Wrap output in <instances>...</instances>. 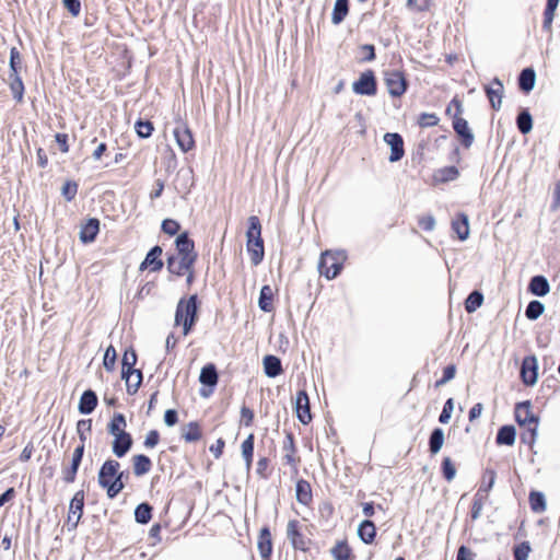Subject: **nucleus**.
I'll return each mask as SVG.
<instances>
[{"instance_id": "nucleus-38", "label": "nucleus", "mask_w": 560, "mask_h": 560, "mask_svg": "<svg viewBox=\"0 0 560 560\" xmlns=\"http://www.w3.org/2000/svg\"><path fill=\"white\" fill-rule=\"evenodd\" d=\"M202 436L200 424L197 421H190L183 427L182 438L188 442H198Z\"/></svg>"}, {"instance_id": "nucleus-64", "label": "nucleus", "mask_w": 560, "mask_h": 560, "mask_svg": "<svg viewBox=\"0 0 560 560\" xmlns=\"http://www.w3.org/2000/svg\"><path fill=\"white\" fill-rule=\"evenodd\" d=\"M560 208V180L556 183L552 192V202L550 205L551 211H557Z\"/></svg>"}, {"instance_id": "nucleus-52", "label": "nucleus", "mask_w": 560, "mask_h": 560, "mask_svg": "<svg viewBox=\"0 0 560 560\" xmlns=\"http://www.w3.org/2000/svg\"><path fill=\"white\" fill-rule=\"evenodd\" d=\"M530 551L532 547L529 541H522L513 547V558L514 560H527Z\"/></svg>"}, {"instance_id": "nucleus-63", "label": "nucleus", "mask_w": 560, "mask_h": 560, "mask_svg": "<svg viewBox=\"0 0 560 560\" xmlns=\"http://www.w3.org/2000/svg\"><path fill=\"white\" fill-rule=\"evenodd\" d=\"M475 553L465 545L459 546L456 560H474Z\"/></svg>"}, {"instance_id": "nucleus-43", "label": "nucleus", "mask_w": 560, "mask_h": 560, "mask_svg": "<svg viewBox=\"0 0 560 560\" xmlns=\"http://www.w3.org/2000/svg\"><path fill=\"white\" fill-rule=\"evenodd\" d=\"M559 2L560 0H547L542 22V30L546 32H551L552 21L555 19V13L559 5Z\"/></svg>"}, {"instance_id": "nucleus-46", "label": "nucleus", "mask_w": 560, "mask_h": 560, "mask_svg": "<svg viewBox=\"0 0 560 560\" xmlns=\"http://www.w3.org/2000/svg\"><path fill=\"white\" fill-rule=\"evenodd\" d=\"M528 500L533 512L541 513L546 510V499L542 492L532 491Z\"/></svg>"}, {"instance_id": "nucleus-4", "label": "nucleus", "mask_w": 560, "mask_h": 560, "mask_svg": "<svg viewBox=\"0 0 560 560\" xmlns=\"http://www.w3.org/2000/svg\"><path fill=\"white\" fill-rule=\"evenodd\" d=\"M137 359L138 357L133 348L130 347L125 350L121 360V378L126 381L127 393L129 395H135L142 382V372L135 369Z\"/></svg>"}, {"instance_id": "nucleus-42", "label": "nucleus", "mask_w": 560, "mask_h": 560, "mask_svg": "<svg viewBox=\"0 0 560 560\" xmlns=\"http://www.w3.org/2000/svg\"><path fill=\"white\" fill-rule=\"evenodd\" d=\"M497 474L493 469L487 468L482 475L481 483L477 491V497H487L495 481Z\"/></svg>"}, {"instance_id": "nucleus-22", "label": "nucleus", "mask_w": 560, "mask_h": 560, "mask_svg": "<svg viewBox=\"0 0 560 560\" xmlns=\"http://www.w3.org/2000/svg\"><path fill=\"white\" fill-rule=\"evenodd\" d=\"M528 291L536 296L542 298L550 292V285L545 276L537 275L530 278Z\"/></svg>"}, {"instance_id": "nucleus-58", "label": "nucleus", "mask_w": 560, "mask_h": 560, "mask_svg": "<svg viewBox=\"0 0 560 560\" xmlns=\"http://www.w3.org/2000/svg\"><path fill=\"white\" fill-rule=\"evenodd\" d=\"M92 430V420L91 419H81L77 423V432L79 435V439L81 441V444L84 445L86 441L85 432H91Z\"/></svg>"}, {"instance_id": "nucleus-19", "label": "nucleus", "mask_w": 560, "mask_h": 560, "mask_svg": "<svg viewBox=\"0 0 560 560\" xmlns=\"http://www.w3.org/2000/svg\"><path fill=\"white\" fill-rule=\"evenodd\" d=\"M98 398L93 389H86L82 393L78 410L81 415H91L97 407Z\"/></svg>"}, {"instance_id": "nucleus-29", "label": "nucleus", "mask_w": 560, "mask_h": 560, "mask_svg": "<svg viewBox=\"0 0 560 560\" xmlns=\"http://www.w3.org/2000/svg\"><path fill=\"white\" fill-rule=\"evenodd\" d=\"M358 536L364 544H372L376 536L375 524L371 520L362 521L358 527Z\"/></svg>"}, {"instance_id": "nucleus-40", "label": "nucleus", "mask_w": 560, "mask_h": 560, "mask_svg": "<svg viewBox=\"0 0 560 560\" xmlns=\"http://www.w3.org/2000/svg\"><path fill=\"white\" fill-rule=\"evenodd\" d=\"M127 422L126 417L120 412H115L112 420L107 424V432L115 436L126 431Z\"/></svg>"}, {"instance_id": "nucleus-9", "label": "nucleus", "mask_w": 560, "mask_h": 560, "mask_svg": "<svg viewBox=\"0 0 560 560\" xmlns=\"http://www.w3.org/2000/svg\"><path fill=\"white\" fill-rule=\"evenodd\" d=\"M198 254L179 255L178 266L175 267V255H168L166 265L167 270L175 276H183L187 270L194 269Z\"/></svg>"}, {"instance_id": "nucleus-3", "label": "nucleus", "mask_w": 560, "mask_h": 560, "mask_svg": "<svg viewBox=\"0 0 560 560\" xmlns=\"http://www.w3.org/2000/svg\"><path fill=\"white\" fill-rule=\"evenodd\" d=\"M246 248L254 266H258L265 256L264 240L261 237V223L258 217L248 218V229L246 231Z\"/></svg>"}, {"instance_id": "nucleus-27", "label": "nucleus", "mask_w": 560, "mask_h": 560, "mask_svg": "<svg viewBox=\"0 0 560 560\" xmlns=\"http://www.w3.org/2000/svg\"><path fill=\"white\" fill-rule=\"evenodd\" d=\"M452 229L460 241H465L469 236V220L465 213H458L452 222Z\"/></svg>"}, {"instance_id": "nucleus-5", "label": "nucleus", "mask_w": 560, "mask_h": 560, "mask_svg": "<svg viewBox=\"0 0 560 560\" xmlns=\"http://www.w3.org/2000/svg\"><path fill=\"white\" fill-rule=\"evenodd\" d=\"M347 259L345 250H325L318 261V271L326 279H335L341 272Z\"/></svg>"}, {"instance_id": "nucleus-20", "label": "nucleus", "mask_w": 560, "mask_h": 560, "mask_svg": "<svg viewBox=\"0 0 560 560\" xmlns=\"http://www.w3.org/2000/svg\"><path fill=\"white\" fill-rule=\"evenodd\" d=\"M100 232V220L90 218L80 230V241L83 244H90L95 241Z\"/></svg>"}, {"instance_id": "nucleus-32", "label": "nucleus", "mask_w": 560, "mask_h": 560, "mask_svg": "<svg viewBox=\"0 0 560 560\" xmlns=\"http://www.w3.org/2000/svg\"><path fill=\"white\" fill-rule=\"evenodd\" d=\"M132 468L135 476L141 477L151 470L152 462L149 456L138 454L132 457Z\"/></svg>"}, {"instance_id": "nucleus-50", "label": "nucleus", "mask_w": 560, "mask_h": 560, "mask_svg": "<svg viewBox=\"0 0 560 560\" xmlns=\"http://www.w3.org/2000/svg\"><path fill=\"white\" fill-rule=\"evenodd\" d=\"M523 428L524 431L521 433V442L533 446L537 438L538 424H532Z\"/></svg>"}, {"instance_id": "nucleus-24", "label": "nucleus", "mask_w": 560, "mask_h": 560, "mask_svg": "<svg viewBox=\"0 0 560 560\" xmlns=\"http://www.w3.org/2000/svg\"><path fill=\"white\" fill-rule=\"evenodd\" d=\"M83 508H84V491L79 490L78 492L74 493L73 498L70 501V505H69V513H71L72 515H77L75 520L72 524V528H77V526L82 517V514H83Z\"/></svg>"}, {"instance_id": "nucleus-61", "label": "nucleus", "mask_w": 560, "mask_h": 560, "mask_svg": "<svg viewBox=\"0 0 560 560\" xmlns=\"http://www.w3.org/2000/svg\"><path fill=\"white\" fill-rule=\"evenodd\" d=\"M160 442V433L156 430H151L145 435L143 445L145 448H153L155 447Z\"/></svg>"}, {"instance_id": "nucleus-23", "label": "nucleus", "mask_w": 560, "mask_h": 560, "mask_svg": "<svg viewBox=\"0 0 560 560\" xmlns=\"http://www.w3.org/2000/svg\"><path fill=\"white\" fill-rule=\"evenodd\" d=\"M219 381V374L215 365L213 363L206 364L199 375V382L211 388V390L217 386Z\"/></svg>"}, {"instance_id": "nucleus-62", "label": "nucleus", "mask_w": 560, "mask_h": 560, "mask_svg": "<svg viewBox=\"0 0 560 560\" xmlns=\"http://www.w3.org/2000/svg\"><path fill=\"white\" fill-rule=\"evenodd\" d=\"M407 7L417 12H423L429 9L430 0H407Z\"/></svg>"}, {"instance_id": "nucleus-37", "label": "nucleus", "mask_w": 560, "mask_h": 560, "mask_svg": "<svg viewBox=\"0 0 560 560\" xmlns=\"http://www.w3.org/2000/svg\"><path fill=\"white\" fill-rule=\"evenodd\" d=\"M335 560H353L354 556L352 549L349 547L347 540L338 541L330 550Z\"/></svg>"}, {"instance_id": "nucleus-25", "label": "nucleus", "mask_w": 560, "mask_h": 560, "mask_svg": "<svg viewBox=\"0 0 560 560\" xmlns=\"http://www.w3.org/2000/svg\"><path fill=\"white\" fill-rule=\"evenodd\" d=\"M262 365L265 374L271 378L279 376L283 372L281 360L273 354L265 355Z\"/></svg>"}, {"instance_id": "nucleus-28", "label": "nucleus", "mask_w": 560, "mask_h": 560, "mask_svg": "<svg viewBox=\"0 0 560 560\" xmlns=\"http://www.w3.org/2000/svg\"><path fill=\"white\" fill-rule=\"evenodd\" d=\"M295 498L296 501L303 505H308L312 502V488L307 480L300 479L296 481Z\"/></svg>"}, {"instance_id": "nucleus-57", "label": "nucleus", "mask_w": 560, "mask_h": 560, "mask_svg": "<svg viewBox=\"0 0 560 560\" xmlns=\"http://www.w3.org/2000/svg\"><path fill=\"white\" fill-rule=\"evenodd\" d=\"M161 230L163 231V233L170 236H174L178 234L180 230V224L174 219H164L161 224Z\"/></svg>"}, {"instance_id": "nucleus-14", "label": "nucleus", "mask_w": 560, "mask_h": 560, "mask_svg": "<svg viewBox=\"0 0 560 560\" xmlns=\"http://www.w3.org/2000/svg\"><path fill=\"white\" fill-rule=\"evenodd\" d=\"M272 548L271 532L269 526L265 525L260 528L257 539V549L262 560H270Z\"/></svg>"}, {"instance_id": "nucleus-39", "label": "nucleus", "mask_w": 560, "mask_h": 560, "mask_svg": "<svg viewBox=\"0 0 560 560\" xmlns=\"http://www.w3.org/2000/svg\"><path fill=\"white\" fill-rule=\"evenodd\" d=\"M444 431L443 429L441 428H434L431 433H430V436H429V442H428V445H429V452L432 454V455H435L438 454L443 444H444Z\"/></svg>"}, {"instance_id": "nucleus-16", "label": "nucleus", "mask_w": 560, "mask_h": 560, "mask_svg": "<svg viewBox=\"0 0 560 560\" xmlns=\"http://www.w3.org/2000/svg\"><path fill=\"white\" fill-rule=\"evenodd\" d=\"M177 145L183 152H188L195 147L191 130L185 124H179L173 130Z\"/></svg>"}, {"instance_id": "nucleus-49", "label": "nucleus", "mask_w": 560, "mask_h": 560, "mask_svg": "<svg viewBox=\"0 0 560 560\" xmlns=\"http://www.w3.org/2000/svg\"><path fill=\"white\" fill-rule=\"evenodd\" d=\"M135 129L140 138L147 139L152 136L154 127L150 120L138 119L135 124Z\"/></svg>"}, {"instance_id": "nucleus-13", "label": "nucleus", "mask_w": 560, "mask_h": 560, "mask_svg": "<svg viewBox=\"0 0 560 560\" xmlns=\"http://www.w3.org/2000/svg\"><path fill=\"white\" fill-rule=\"evenodd\" d=\"M485 93L490 102L492 109L499 110L502 104L504 86L499 78H493L490 84L485 85Z\"/></svg>"}, {"instance_id": "nucleus-12", "label": "nucleus", "mask_w": 560, "mask_h": 560, "mask_svg": "<svg viewBox=\"0 0 560 560\" xmlns=\"http://www.w3.org/2000/svg\"><path fill=\"white\" fill-rule=\"evenodd\" d=\"M384 141L390 148L389 162H398L405 155L404 139L398 132H386Z\"/></svg>"}, {"instance_id": "nucleus-56", "label": "nucleus", "mask_w": 560, "mask_h": 560, "mask_svg": "<svg viewBox=\"0 0 560 560\" xmlns=\"http://www.w3.org/2000/svg\"><path fill=\"white\" fill-rule=\"evenodd\" d=\"M116 358H117V354H116L115 348L113 346H109L105 350L104 358H103V365L106 371L110 372L115 369Z\"/></svg>"}, {"instance_id": "nucleus-53", "label": "nucleus", "mask_w": 560, "mask_h": 560, "mask_svg": "<svg viewBox=\"0 0 560 560\" xmlns=\"http://www.w3.org/2000/svg\"><path fill=\"white\" fill-rule=\"evenodd\" d=\"M439 179L443 183L455 180L459 176L456 166H445L438 171Z\"/></svg>"}, {"instance_id": "nucleus-26", "label": "nucleus", "mask_w": 560, "mask_h": 560, "mask_svg": "<svg viewBox=\"0 0 560 560\" xmlns=\"http://www.w3.org/2000/svg\"><path fill=\"white\" fill-rule=\"evenodd\" d=\"M516 439V429L514 425L505 424L499 428L497 436H495V443L498 445H506L512 446L515 443Z\"/></svg>"}, {"instance_id": "nucleus-60", "label": "nucleus", "mask_w": 560, "mask_h": 560, "mask_svg": "<svg viewBox=\"0 0 560 560\" xmlns=\"http://www.w3.org/2000/svg\"><path fill=\"white\" fill-rule=\"evenodd\" d=\"M10 74H19V69L21 65V55L19 50L13 47L10 50Z\"/></svg>"}, {"instance_id": "nucleus-48", "label": "nucleus", "mask_w": 560, "mask_h": 560, "mask_svg": "<svg viewBox=\"0 0 560 560\" xmlns=\"http://www.w3.org/2000/svg\"><path fill=\"white\" fill-rule=\"evenodd\" d=\"M10 82V89L13 95V98L18 102H21L23 100L24 94V84L19 74H9Z\"/></svg>"}, {"instance_id": "nucleus-41", "label": "nucleus", "mask_w": 560, "mask_h": 560, "mask_svg": "<svg viewBox=\"0 0 560 560\" xmlns=\"http://www.w3.org/2000/svg\"><path fill=\"white\" fill-rule=\"evenodd\" d=\"M349 13V0H336L332 14L331 22L335 25H339Z\"/></svg>"}, {"instance_id": "nucleus-10", "label": "nucleus", "mask_w": 560, "mask_h": 560, "mask_svg": "<svg viewBox=\"0 0 560 560\" xmlns=\"http://www.w3.org/2000/svg\"><path fill=\"white\" fill-rule=\"evenodd\" d=\"M532 404L529 400L517 402L514 408L515 421L520 427H527L538 424L539 418L532 411Z\"/></svg>"}, {"instance_id": "nucleus-55", "label": "nucleus", "mask_w": 560, "mask_h": 560, "mask_svg": "<svg viewBox=\"0 0 560 560\" xmlns=\"http://www.w3.org/2000/svg\"><path fill=\"white\" fill-rule=\"evenodd\" d=\"M440 121V118L433 113H421L418 117V125L421 128H428L436 126Z\"/></svg>"}, {"instance_id": "nucleus-30", "label": "nucleus", "mask_w": 560, "mask_h": 560, "mask_svg": "<svg viewBox=\"0 0 560 560\" xmlns=\"http://www.w3.org/2000/svg\"><path fill=\"white\" fill-rule=\"evenodd\" d=\"M283 451L285 452L284 460L288 465L296 468L299 458L295 457L296 447L294 443V436L291 432H288L283 441Z\"/></svg>"}, {"instance_id": "nucleus-2", "label": "nucleus", "mask_w": 560, "mask_h": 560, "mask_svg": "<svg viewBox=\"0 0 560 560\" xmlns=\"http://www.w3.org/2000/svg\"><path fill=\"white\" fill-rule=\"evenodd\" d=\"M199 299L197 294L188 299H179L175 311V325L183 326V334L187 336L198 320Z\"/></svg>"}, {"instance_id": "nucleus-33", "label": "nucleus", "mask_w": 560, "mask_h": 560, "mask_svg": "<svg viewBox=\"0 0 560 560\" xmlns=\"http://www.w3.org/2000/svg\"><path fill=\"white\" fill-rule=\"evenodd\" d=\"M162 247L159 245L153 246L145 255L144 259L150 264V271L158 272L163 268V261L160 258L162 255Z\"/></svg>"}, {"instance_id": "nucleus-59", "label": "nucleus", "mask_w": 560, "mask_h": 560, "mask_svg": "<svg viewBox=\"0 0 560 560\" xmlns=\"http://www.w3.org/2000/svg\"><path fill=\"white\" fill-rule=\"evenodd\" d=\"M453 410H454V399L453 398H448L444 402L442 412L439 416V422L442 423V424H446L450 421L451 417H452Z\"/></svg>"}, {"instance_id": "nucleus-1", "label": "nucleus", "mask_w": 560, "mask_h": 560, "mask_svg": "<svg viewBox=\"0 0 560 560\" xmlns=\"http://www.w3.org/2000/svg\"><path fill=\"white\" fill-rule=\"evenodd\" d=\"M120 463L115 459H107L98 470L97 481L100 487L106 490L109 499L116 498L125 488V482L117 476Z\"/></svg>"}, {"instance_id": "nucleus-35", "label": "nucleus", "mask_w": 560, "mask_h": 560, "mask_svg": "<svg viewBox=\"0 0 560 560\" xmlns=\"http://www.w3.org/2000/svg\"><path fill=\"white\" fill-rule=\"evenodd\" d=\"M516 127L522 135H527L533 129V117L528 108H522L516 116Z\"/></svg>"}, {"instance_id": "nucleus-45", "label": "nucleus", "mask_w": 560, "mask_h": 560, "mask_svg": "<svg viewBox=\"0 0 560 560\" xmlns=\"http://www.w3.org/2000/svg\"><path fill=\"white\" fill-rule=\"evenodd\" d=\"M483 294L478 291H471L465 300V310L467 313H474L477 308L482 305Z\"/></svg>"}, {"instance_id": "nucleus-18", "label": "nucleus", "mask_w": 560, "mask_h": 560, "mask_svg": "<svg viewBox=\"0 0 560 560\" xmlns=\"http://www.w3.org/2000/svg\"><path fill=\"white\" fill-rule=\"evenodd\" d=\"M133 445V439L129 432L116 434L112 443V451L118 458L125 457Z\"/></svg>"}, {"instance_id": "nucleus-31", "label": "nucleus", "mask_w": 560, "mask_h": 560, "mask_svg": "<svg viewBox=\"0 0 560 560\" xmlns=\"http://www.w3.org/2000/svg\"><path fill=\"white\" fill-rule=\"evenodd\" d=\"M175 246L178 255L197 254L195 252V242L190 238L188 232L179 233L175 240Z\"/></svg>"}, {"instance_id": "nucleus-7", "label": "nucleus", "mask_w": 560, "mask_h": 560, "mask_svg": "<svg viewBox=\"0 0 560 560\" xmlns=\"http://www.w3.org/2000/svg\"><path fill=\"white\" fill-rule=\"evenodd\" d=\"M352 91L358 95L374 96L377 93V81L373 70L362 72L352 83Z\"/></svg>"}, {"instance_id": "nucleus-6", "label": "nucleus", "mask_w": 560, "mask_h": 560, "mask_svg": "<svg viewBox=\"0 0 560 560\" xmlns=\"http://www.w3.org/2000/svg\"><path fill=\"white\" fill-rule=\"evenodd\" d=\"M453 105L456 107V113L453 119V129L459 138L462 145L469 149L475 140L474 133L468 126V121L459 116L463 112L462 102L459 100L456 97L453 98L446 108V113H451V107Z\"/></svg>"}, {"instance_id": "nucleus-17", "label": "nucleus", "mask_w": 560, "mask_h": 560, "mask_svg": "<svg viewBox=\"0 0 560 560\" xmlns=\"http://www.w3.org/2000/svg\"><path fill=\"white\" fill-rule=\"evenodd\" d=\"M287 537L295 549L306 550L307 541L300 530V522L290 520L287 525Z\"/></svg>"}, {"instance_id": "nucleus-15", "label": "nucleus", "mask_w": 560, "mask_h": 560, "mask_svg": "<svg viewBox=\"0 0 560 560\" xmlns=\"http://www.w3.org/2000/svg\"><path fill=\"white\" fill-rule=\"evenodd\" d=\"M295 412L300 422L308 424L312 421L310 399L307 393L300 390L295 398Z\"/></svg>"}, {"instance_id": "nucleus-51", "label": "nucleus", "mask_w": 560, "mask_h": 560, "mask_svg": "<svg viewBox=\"0 0 560 560\" xmlns=\"http://www.w3.org/2000/svg\"><path fill=\"white\" fill-rule=\"evenodd\" d=\"M441 471L443 478L451 482L456 476V468L450 457H444L441 464Z\"/></svg>"}, {"instance_id": "nucleus-8", "label": "nucleus", "mask_w": 560, "mask_h": 560, "mask_svg": "<svg viewBox=\"0 0 560 560\" xmlns=\"http://www.w3.org/2000/svg\"><path fill=\"white\" fill-rule=\"evenodd\" d=\"M384 81L387 86L388 93L393 97H399L407 91L408 81L402 71H399V70L386 71Z\"/></svg>"}, {"instance_id": "nucleus-11", "label": "nucleus", "mask_w": 560, "mask_h": 560, "mask_svg": "<svg viewBox=\"0 0 560 560\" xmlns=\"http://www.w3.org/2000/svg\"><path fill=\"white\" fill-rule=\"evenodd\" d=\"M521 378L526 386H534L538 378V364L535 355H527L521 365Z\"/></svg>"}, {"instance_id": "nucleus-44", "label": "nucleus", "mask_w": 560, "mask_h": 560, "mask_svg": "<svg viewBox=\"0 0 560 560\" xmlns=\"http://www.w3.org/2000/svg\"><path fill=\"white\" fill-rule=\"evenodd\" d=\"M153 508L148 502L138 504L135 509V520L138 524H148L152 518Z\"/></svg>"}, {"instance_id": "nucleus-47", "label": "nucleus", "mask_w": 560, "mask_h": 560, "mask_svg": "<svg viewBox=\"0 0 560 560\" xmlns=\"http://www.w3.org/2000/svg\"><path fill=\"white\" fill-rule=\"evenodd\" d=\"M544 311L545 305L538 300H533L525 308V316L529 320H536L542 315Z\"/></svg>"}, {"instance_id": "nucleus-54", "label": "nucleus", "mask_w": 560, "mask_h": 560, "mask_svg": "<svg viewBox=\"0 0 560 560\" xmlns=\"http://www.w3.org/2000/svg\"><path fill=\"white\" fill-rule=\"evenodd\" d=\"M78 183L74 180H67L62 188L61 195L67 201H72L78 194Z\"/></svg>"}, {"instance_id": "nucleus-21", "label": "nucleus", "mask_w": 560, "mask_h": 560, "mask_svg": "<svg viewBox=\"0 0 560 560\" xmlns=\"http://www.w3.org/2000/svg\"><path fill=\"white\" fill-rule=\"evenodd\" d=\"M536 83V72L534 68L527 67L524 68L517 78V84L522 92L529 93L534 90Z\"/></svg>"}, {"instance_id": "nucleus-34", "label": "nucleus", "mask_w": 560, "mask_h": 560, "mask_svg": "<svg viewBox=\"0 0 560 560\" xmlns=\"http://www.w3.org/2000/svg\"><path fill=\"white\" fill-rule=\"evenodd\" d=\"M255 436L250 433L242 443V456L245 462L247 472L250 471L254 456Z\"/></svg>"}, {"instance_id": "nucleus-36", "label": "nucleus", "mask_w": 560, "mask_h": 560, "mask_svg": "<svg viewBox=\"0 0 560 560\" xmlns=\"http://www.w3.org/2000/svg\"><path fill=\"white\" fill-rule=\"evenodd\" d=\"M273 291L270 285H262L259 292L258 306L262 312L269 313L273 310L272 306Z\"/></svg>"}]
</instances>
